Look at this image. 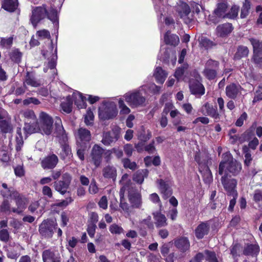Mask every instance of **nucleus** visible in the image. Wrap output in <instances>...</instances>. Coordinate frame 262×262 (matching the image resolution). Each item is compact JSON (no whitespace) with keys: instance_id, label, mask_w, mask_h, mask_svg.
I'll list each match as a JSON object with an SVG mask.
<instances>
[{"instance_id":"a211bd4d","label":"nucleus","mask_w":262,"mask_h":262,"mask_svg":"<svg viewBox=\"0 0 262 262\" xmlns=\"http://www.w3.org/2000/svg\"><path fill=\"white\" fill-rule=\"evenodd\" d=\"M13 200L15 201L17 207L12 208V212L18 214L21 213L27 206L26 199L18 192L16 195V198H13Z\"/></svg>"},{"instance_id":"774afa93","label":"nucleus","mask_w":262,"mask_h":262,"mask_svg":"<svg viewBox=\"0 0 262 262\" xmlns=\"http://www.w3.org/2000/svg\"><path fill=\"white\" fill-rule=\"evenodd\" d=\"M205 259V251L204 253H198L190 262H203V260Z\"/></svg>"},{"instance_id":"f704fd0d","label":"nucleus","mask_w":262,"mask_h":262,"mask_svg":"<svg viewBox=\"0 0 262 262\" xmlns=\"http://www.w3.org/2000/svg\"><path fill=\"white\" fill-rule=\"evenodd\" d=\"M259 252V247L256 244L247 245L243 250L245 255L256 256Z\"/></svg>"},{"instance_id":"c85d7f7f","label":"nucleus","mask_w":262,"mask_h":262,"mask_svg":"<svg viewBox=\"0 0 262 262\" xmlns=\"http://www.w3.org/2000/svg\"><path fill=\"white\" fill-rule=\"evenodd\" d=\"M157 183L159 185V188L162 194V197L164 199L169 198L172 194V191L170 187L162 179L157 180Z\"/></svg>"},{"instance_id":"72a5a7b5","label":"nucleus","mask_w":262,"mask_h":262,"mask_svg":"<svg viewBox=\"0 0 262 262\" xmlns=\"http://www.w3.org/2000/svg\"><path fill=\"white\" fill-rule=\"evenodd\" d=\"M164 41L167 45L176 46L179 42V38L177 35L168 31L164 36Z\"/></svg>"},{"instance_id":"f8f14e48","label":"nucleus","mask_w":262,"mask_h":262,"mask_svg":"<svg viewBox=\"0 0 262 262\" xmlns=\"http://www.w3.org/2000/svg\"><path fill=\"white\" fill-rule=\"evenodd\" d=\"M47 15V10L45 6L35 7L32 11V15L30 18L31 23L35 27L38 23L43 19Z\"/></svg>"},{"instance_id":"412c9836","label":"nucleus","mask_w":262,"mask_h":262,"mask_svg":"<svg viewBox=\"0 0 262 262\" xmlns=\"http://www.w3.org/2000/svg\"><path fill=\"white\" fill-rule=\"evenodd\" d=\"M2 8L5 11L12 13L15 12L18 8V0H2Z\"/></svg>"},{"instance_id":"5701e85b","label":"nucleus","mask_w":262,"mask_h":262,"mask_svg":"<svg viewBox=\"0 0 262 262\" xmlns=\"http://www.w3.org/2000/svg\"><path fill=\"white\" fill-rule=\"evenodd\" d=\"M154 219V224L157 228H161L167 225L165 215L160 211L154 212L152 213Z\"/></svg>"},{"instance_id":"c756f323","label":"nucleus","mask_w":262,"mask_h":262,"mask_svg":"<svg viewBox=\"0 0 262 262\" xmlns=\"http://www.w3.org/2000/svg\"><path fill=\"white\" fill-rule=\"evenodd\" d=\"M2 186L3 189L1 190V193L4 198L7 200L9 198L11 199L16 198V195L18 193L17 191L11 187L8 188L6 183H3Z\"/></svg>"},{"instance_id":"4be33fe9","label":"nucleus","mask_w":262,"mask_h":262,"mask_svg":"<svg viewBox=\"0 0 262 262\" xmlns=\"http://www.w3.org/2000/svg\"><path fill=\"white\" fill-rule=\"evenodd\" d=\"M58 161V157L54 154L47 156L41 161V166L44 169H52L54 168Z\"/></svg>"},{"instance_id":"338daca9","label":"nucleus","mask_w":262,"mask_h":262,"mask_svg":"<svg viewBox=\"0 0 262 262\" xmlns=\"http://www.w3.org/2000/svg\"><path fill=\"white\" fill-rule=\"evenodd\" d=\"M99 188L96 184V182L95 180H93L91 182L90 186L89 191L91 194H96L98 192Z\"/></svg>"},{"instance_id":"13d9d810","label":"nucleus","mask_w":262,"mask_h":262,"mask_svg":"<svg viewBox=\"0 0 262 262\" xmlns=\"http://www.w3.org/2000/svg\"><path fill=\"white\" fill-rule=\"evenodd\" d=\"M48 19L51 20L53 23H55L57 20V11L54 9H51L49 13H47Z\"/></svg>"},{"instance_id":"680f3d73","label":"nucleus","mask_w":262,"mask_h":262,"mask_svg":"<svg viewBox=\"0 0 262 262\" xmlns=\"http://www.w3.org/2000/svg\"><path fill=\"white\" fill-rule=\"evenodd\" d=\"M94 115L91 111H88L84 117V122L87 125H91L93 120Z\"/></svg>"},{"instance_id":"a878e982","label":"nucleus","mask_w":262,"mask_h":262,"mask_svg":"<svg viewBox=\"0 0 262 262\" xmlns=\"http://www.w3.org/2000/svg\"><path fill=\"white\" fill-rule=\"evenodd\" d=\"M23 247L17 243H14L10 245L8 250V256L11 259H16L20 254Z\"/></svg>"},{"instance_id":"2f4dec72","label":"nucleus","mask_w":262,"mask_h":262,"mask_svg":"<svg viewBox=\"0 0 262 262\" xmlns=\"http://www.w3.org/2000/svg\"><path fill=\"white\" fill-rule=\"evenodd\" d=\"M0 129L1 132L4 134L11 133L13 129L11 119L1 120Z\"/></svg>"},{"instance_id":"f03ea898","label":"nucleus","mask_w":262,"mask_h":262,"mask_svg":"<svg viewBox=\"0 0 262 262\" xmlns=\"http://www.w3.org/2000/svg\"><path fill=\"white\" fill-rule=\"evenodd\" d=\"M238 11L239 7L236 5L233 6L229 10L226 3H218L213 11L211 20L213 23L217 24L221 19H234L237 16Z\"/></svg>"},{"instance_id":"6e6d98bb","label":"nucleus","mask_w":262,"mask_h":262,"mask_svg":"<svg viewBox=\"0 0 262 262\" xmlns=\"http://www.w3.org/2000/svg\"><path fill=\"white\" fill-rule=\"evenodd\" d=\"M10 236L7 229H3L0 230V241L7 243L9 241Z\"/></svg>"},{"instance_id":"0e129e2a","label":"nucleus","mask_w":262,"mask_h":262,"mask_svg":"<svg viewBox=\"0 0 262 262\" xmlns=\"http://www.w3.org/2000/svg\"><path fill=\"white\" fill-rule=\"evenodd\" d=\"M187 68V67L186 66L183 65V66L178 68L174 74L176 78L179 80L184 74V71Z\"/></svg>"},{"instance_id":"f257e3e1","label":"nucleus","mask_w":262,"mask_h":262,"mask_svg":"<svg viewBox=\"0 0 262 262\" xmlns=\"http://www.w3.org/2000/svg\"><path fill=\"white\" fill-rule=\"evenodd\" d=\"M120 182L123 186L120 191V195H124L125 190H127L128 199L132 206L134 208H140L142 205L141 195L135 188L134 184L129 179L128 175L126 173L123 174Z\"/></svg>"},{"instance_id":"423d86ee","label":"nucleus","mask_w":262,"mask_h":262,"mask_svg":"<svg viewBox=\"0 0 262 262\" xmlns=\"http://www.w3.org/2000/svg\"><path fill=\"white\" fill-rule=\"evenodd\" d=\"M57 228L56 222L53 220L43 221L39 225V232L45 238H51Z\"/></svg>"},{"instance_id":"dca6fc26","label":"nucleus","mask_w":262,"mask_h":262,"mask_svg":"<svg viewBox=\"0 0 262 262\" xmlns=\"http://www.w3.org/2000/svg\"><path fill=\"white\" fill-rule=\"evenodd\" d=\"M104 151V150L97 144H95L92 148L91 154L92 162L96 167H98L101 163Z\"/></svg>"},{"instance_id":"ea45409f","label":"nucleus","mask_w":262,"mask_h":262,"mask_svg":"<svg viewBox=\"0 0 262 262\" xmlns=\"http://www.w3.org/2000/svg\"><path fill=\"white\" fill-rule=\"evenodd\" d=\"M202 173L203 180L206 184L210 183L213 180L212 173L207 166H205L203 170L201 171Z\"/></svg>"},{"instance_id":"cd10ccee","label":"nucleus","mask_w":262,"mask_h":262,"mask_svg":"<svg viewBox=\"0 0 262 262\" xmlns=\"http://www.w3.org/2000/svg\"><path fill=\"white\" fill-rule=\"evenodd\" d=\"M102 175L105 179H112L114 181L117 177V170L113 166L108 165L104 167L102 171Z\"/></svg>"},{"instance_id":"79ce46f5","label":"nucleus","mask_w":262,"mask_h":262,"mask_svg":"<svg viewBox=\"0 0 262 262\" xmlns=\"http://www.w3.org/2000/svg\"><path fill=\"white\" fill-rule=\"evenodd\" d=\"M73 102L70 96L67 97L66 101L61 104L62 110L66 113H70L72 111Z\"/></svg>"},{"instance_id":"a19ab883","label":"nucleus","mask_w":262,"mask_h":262,"mask_svg":"<svg viewBox=\"0 0 262 262\" xmlns=\"http://www.w3.org/2000/svg\"><path fill=\"white\" fill-rule=\"evenodd\" d=\"M73 98L75 100V104L77 105L79 108H82L84 105L85 98L82 95V94L76 92L73 93Z\"/></svg>"},{"instance_id":"20e7f679","label":"nucleus","mask_w":262,"mask_h":262,"mask_svg":"<svg viewBox=\"0 0 262 262\" xmlns=\"http://www.w3.org/2000/svg\"><path fill=\"white\" fill-rule=\"evenodd\" d=\"M118 114L117 106L114 102H106L99 109V117L103 120L115 118Z\"/></svg>"},{"instance_id":"aec40b11","label":"nucleus","mask_w":262,"mask_h":262,"mask_svg":"<svg viewBox=\"0 0 262 262\" xmlns=\"http://www.w3.org/2000/svg\"><path fill=\"white\" fill-rule=\"evenodd\" d=\"M189 89L191 93L195 95L202 96L205 93V88L198 80L191 79L189 82Z\"/></svg>"},{"instance_id":"69168bd1","label":"nucleus","mask_w":262,"mask_h":262,"mask_svg":"<svg viewBox=\"0 0 262 262\" xmlns=\"http://www.w3.org/2000/svg\"><path fill=\"white\" fill-rule=\"evenodd\" d=\"M161 86L156 85L155 83H151L148 86V89L150 92L154 94H159L161 91Z\"/></svg>"},{"instance_id":"052dcab7","label":"nucleus","mask_w":262,"mask_h":262,"mask_svg":"<svg viewBox=\"0 0 262 262\" xmlns=\"http://www.w3.org/2000/svg\"><path fill=\"white\" fill-rule=\"evenodd\" d=\"M141 224L146 225L147 227L149 229H154V223L152 222L151 217L148 216L146 219L142 220L141 221Z\"/></svg>"},{"instance_id":"4468645a","label":"nucleus","mask_w":262,"mask_h":262,"mask_svg":"<svg viewBox=\"0 0 262 262\" xmlns=\"http://www.w3.org/2000/svg\"><path fill=\"white\" fill-rule=\"evenodd\" d=\"M120 137L119 129L115 128L108 132H104L102 135L101 142L105 146L110 145L116 142Z\"/></svg>"},{"instance_id":"1a4fd4ad","label":"nucleus","mask_w":262,"mask_h":262,"mask_svg":"<svg viewBox=\"0 0 262 262\" xmlns=\"http://www.w3.org/2000/svg\"><path fill=\"white\" fill-rule=\"evenodd\" d=\"M249 41L253 47V60L257 67L262 68V40L251 38Z\"/></svg>"},{"instance_id":"9b49d317","label":"nucleus","mask_w":262,"mask_h":262,"mask_svg":"<svg viewBox=\"0 0 262 262\" xmlns=\"http://www.w3.org/2000/svg\"><path fill=\"white\" fill-rule=\"evenodd\" d=\"M40 125L39 130L44 134L49 135L53 130V120L47 114L41 112L40 114Z\"/></svg>"},{"instance_id":"4c0bfd02","label":"nucleus","mask_w":262,"mask_h":262,"mask_svg":"<svg viewBox=\"0 0 262 262\" xmlns=\"http://www.w3.org/2000/svg\"><path fill=\"white\" fill-rule=\"evenodd\" d=\"M248 48L244 46H239L237 49V51L234 55V58L237 59L247 57L249 54Z\"/></svg>"},{"instance_id":"e2e57ef3","label":"nucleus","mask_w":262,"mask_h":262,"mask_svg":"<svg viewBox=\"0 0 262 262\" xmlns=\"http://www.w3.org/2000/svg\"><path fill=\"white\" fill-rule=\"evenodd\" d=\"M24 105H29L31 103H33L35 105H38L40 103V101L35 97H29L23 101Z\"/></svg>"},{"instance_id":"0eeeda50","label":"nucleus","mask_w":262,"mask_h":262,"mask_svg":"<svg viewBox=\"0 0 262 262\" xmlns=\"http://www.w3.org/2000/svg\"><path fill=\"white\" fill-rule=\"evenodd\" d=\"M20 114L27 119L24 129L29 134L36 132L35 126H36L37 119L33 111L26 110L20 112Z\"/></svg>"},{"instance_id":"c9c22d12","label":"nucleus","mask_w":262,"mask_h":262,"mask_svg":"<svg viewBox=\"0 0 262 262\" xmlns=\"http://www.w3.org/2000/svg\"><path fill=\"white\" fill-rule=\"evenodd\" d=\"M176 246L181 251L187 250L190 247L188 239L186 237H182L175 241Z\"/></svg>"},{"instance_id":"4d7b16f0","label":"nucleus","mask_w":262,"mask_h":262,"mask_svg":"<svg viewBox=\"0 0 262 262\" xmlns=\"http://www.w3.org/2000/svg\"><path fill=\"white\" fill-rule=\"evenodd\" d=\"M243 149L245 154V164L246 165L249 166L252 160L251 155L249 152V149L246 146H244Z\"/></svg>"},{"instance_id":"37998d69","label":"nucleus","mask_w":262,"mask_h":262,"mask_svg":"<svg viewBox=\"0 0 262 262\" xmlns=\"http://www.w3.org/2000/svg\"><path fill=\"white\" fill-rule=\"evenodd\" d=\"M61 158L66 159L67 158L69 159L71 156L72 152L71 148L69 145L64 144L61 146V151L60 152Z\"/></svg>"},{"instance_id":"603ef678","label":"nucleus","mask_w":262,"mask_h":262,"mask_svg":"<svg viewBox=\"0 0 262 262\" xmlns=\"http://www.w3.org/2000/svg\"><path fill=\"white\" fill-rule=\"evenodd\" d=\"M237 130L235 128L231 129L228 133L230 137V140L232 144L235 143L238 140H240V138L238 135L236 134Z\"/></svg>"},{"instance_id":"bf43d9fd","label":"nucleus","mask_w":262,"mask_h":262,"mask_svg":"<svg viewBox=\"0 0 262 262\" xmlns=\"http://www.w3.org/2000/svg\"><path fill=\"white\" fill-rule=\"evenodd\" d=\"M110 231L113 234H119L123 232V229L118 225L114 224L110 226Z\"/></svg>"},{"instance_id":"6e6552de","label":"nucleus","mask_w":262,"mask_h":262,"mask_svg":"<svg viewBox=\"0 0 262 262\" xmlns=\"http://www.w3.org/2000/svg\"><path fill=\"white\" fill-rule=\"evenodd\" d=\"M174 10L184 23L188 24L192 20V16H190L191 10L188 5L179 1L174 7Z\"/></svg>"},{"instance_id":"58836bf2","label":"nucleus","mask_w":262,"mask_h":262,"mask_svg":"<svg viewBox=\"0 0 262 262\" xmlns=\"http://www.w3.org/2000/svg\"><path fill=\"white\" fill-rule=\"evenodd\" d=\"M69 186V185L62 181H55L54 183L55 189L62 194H64L67 192Z\"/></svg>"},{"instance_id":"7ed1b4c3","label":"nucleus","mask_w":262,"mask_h":262,"mask_svg":"<svg viewBox=\"0 0 262 262\" xmlns=\"http://www.w3.org/2000/svg\"><path fill=\"white\" fill-rule=\"evenodd\" d=\"M223 160L220 162L219 167V174H227V171L233 176L237 175L242 169L241 164L233 159L231 154L226 152L223 155Z\"/></svg>"},{"instance_id":"de8ad7c7","label":"nucleus","mask_w":262,"mask_h":262,"mask_svg":"<svg viewBox=\"0 0 262 262\" xmlns=\"http://www.w3.org/2000/svg\"><path fill=\"white\" fill-rule=\"evenodd\" d=\"M13 43V37L2 38L0 41V46L3 48H10Z\"/></svg>"},{"instance_id":"5fc2aeb1","label":"nucleus","mask_w":262,"mask_h":262,"mask_svg":"<svg viewBox=\"0 0 262 262\" xmlns=\"http://www.w3.org/2000/svg\"><path fill=\"white\" fill-rule=\"evenodd\" d=\"M200 42V44L206 49L211 48L214 45L213 41L205 37H201Z\"/></svg>"},{"instance_id":"ddd939ff","label":"nucleus","mask_w":262,"mask_h":262,"mask_svg":"<svg viewBox=\"0 0 262 262\" xmlns=\"http://www.w3.org/2000/svg\"><path fill=\"white\" fill-rule=\"evenodd\" d=\"M219 66L218 61L212 59L208 60L203 72L204 75L209 80L214 79L216 76Z\"/></svg>"},{"instance_id":"864d4df0","label":"nucleus","mask_w":262,"mask_h":262,"mask_svg":"<svg viewBox=\"0 0 262 262\" xmlns=\"http://www.w3.org/2000/svg\"><path fill=\"white\" fill-rule=\"evenodd\" d=\"M21 56V53L17 49L13 50L10 55L11 59L16 63L20 61Z\"/></svg>"},{"instance_id":"7c9ffc66","label":"nucleus","mask_w":262,"mask_h":262,"mask_svg":"<svg viewBox=\"0 0 262 262\" xmlns=\"http://www.w3.org/2000/svg\"><path fill=\"white\" fill-rule=\"evenodd\" d=\"M148 174L147 169H139L133 174V180L137 183L141 184L144 182V179L147 177Z\"/></svg>"},{"instance_id":"2eb2a0df","label":"nucleus","mask_w":262,"mask_h":262,"mask_svg":"<svg viewBox=\"0 0 262 262\" xmlns=\"http://www.w3.org/2000/svg\"><path fill=\"white\" fill-rule=\"evenodd\" d=\"M243 90L238 83H231L226 86L225 93L229 98L235 100L242 94Z\"/></svg>"},{"instance_id":"49530a36","label":"nucleus","mask_w":262,"mask_h":262,"mask_svg":"<svg viewBox=\"0 0 262 262\" xmlns=\"http://www.w3.org/2000/svg\"><path fill=\"white\" fill-rule=\"evenodd\" d=\"M118 104L120 108V115H125L128 114L130 112V108L126 105L122 99H119Z\"/></svg>"},{"instance_id":"3c124183","label":"nucleus","mask_w":262,"mask_h":262,"mask_svg":"<svg viewBox=\"0 0 262 262\" xmlns=\"http://www.w3.org/2000/svg\"><path fill=\"white\" fill-rule=\"evenodd\" d=\"M205 259L209 262H219L216 254L214 252L205 251Z\"/></svg>"},{"instance_id":"393cba45","label":"nucleus","mask_w":262,"mask_h":262,"mask_svg":"<svg viewBox=\"0 0 262 262\" xmlns=\"http://www.w3.org/2000/svg\"><path fill=\"white\" fill-rule=\"evenodd\" d=\"M202 112L204 115L209 116L214 119H219L220 118L216 108L213 107L212 105L208 103H206L203 105Z\"/></svg>"},{"instance_id":"c03bdc74","label":"nucleus","mask_w":262,"mask_h":262,"mask_svg":"<svg viewBox=\"0 0 262 262\" xmlns=\"http://www.w3.org/2000/svg\"><path fill=\"white\" fill-rule=\"evenodd\" d=\"M0 210L8 215L12 212L11 205L8 200L5 199L3 201L0 207Z\"/></svg>"},{"instance_id":"8fccbe9b","label":"nucleus","mask_w":262,"mask_h":262,"mask_svg":"<svg viewBox=\"0 0 262 262\" xmlns=\"http://www.w3.org/2000/svg\"><path fill=\"white\" fill-rule=\"evenodd\" d=\"M123 166L125 168H129L131 170H135L137 168V164L135 162H131L128 158H124L122 160Z\"/></svg>"},{"instance_id":"bb28decb","label":"nucleus","mask_w":262,"mask_h":262,"mask_svg":"<svg viewBox=\"0 0 262 262\" xmlns=\"http://www.w3.org/2000/svg\"><path fill=\"white\" fill-rule=\"evenodd\" d=\"M233 28L231 24L225 23L219 25L216 29V33L218 36L224 37L230 34L232 31Z\"/></svg>"},{"instance_id":"09e8293b","label":"nucleus","mask_w":262,"mask_h":262,"mask_svg":"<svg viewBox=\"0 0 262 262\" xmlns=\"http://www.w3.org/2000/svg\"><path fill=\"white\" fill-rule=\"evenodd\" d=\"M57 58L56 56H53L50 59L47 63V64H45V67L43 68V71L46 73L47 72L48 69H50L51 70H53L55 68L56 62V60Z\"/></svg>"},{"instance_id":"473e14b6","label":"nucleus","mask_w":262,"mask_h":262,"mask_svg":"<svg viewBox=\"0 0 262 262\" xmlns=\"http://www.w3.org/2000/svg\"><path fill=\"white\" fill-rule=\"evenodd\" d=\"M154 76L157 83L163 84L167 76V73L161 67H157L155 70Z\"/></svg>"},{"instance_id":"f3484780","label":"nucleus","mask_w":262,"mask_h":262,"mask_svg":"<svg viewBox=\"0 0 262 262\" xmlns=\"http://www.w3.org/2000/svg\"><path fill=\"white\" fill-rule=\"evenodd\" d=\"M42 257L43 262H60L61 260L59 253L51 249L44 250Z\"/></svg>"},{"instance_id":"a18cd8bd","label":"nucleus","mask_w":262,"mask_h":262,"mask_svg":"<svg viewBox=\"0 0 262 262\" xmlns=\"http://www.w3.org/2000/svg\"><path fill=\"white\" fill-rule=\"evenodd\" d=\"M250 8V3L249 0H245L241 10V17L245 18L249 13Z\"/></svg>"},{"instance_id":"e433bc0d","label":"nucleus","mask_w":262,"mask_h":262,"mask_svg":"<svg viewBox=\"0 0 262 262\" xmlns=\"http://www.w3.org/2000/svg\"><path fill=\"white\" fill-rule=\"evenodd\" d=\"M24 84V85L27 84L33 87H38L40 85L39 82L36 79L33 74L29 73H27Z\"/></svg>"},{"instance_id":"9d476101","label":"nucleus","mask_w":262,"mask_h":262,"mask_svg":"<svg viewBox=\"0 0 262 262\" xmlns=\"http://www.w3.org/2000/svg\"><path fill=\"white\" fill-rule=\"evenodd\" d=\"M221 182L224 189L228 195H235L237 193L236 187L237 181L236 179L231 178L228 174L222 175Z\"/></svg>"},{"instance_id":"6ab92c4d","label":"nucleus","mask_w":262,"mask_h":262,"mask_svg":"<svg viewBox=\"0 0 262 262\" xmlns=\"http://www.w3.org/2000/svg\"><path fill=\"white\" fill-rule=\"evenodd\" d=\"M210 226L209 222H201L194 230L195 235L198 239H202L209 232Z\"/></svg>"},{"instance_id":"39448f33","label":"nucleus","mask_w":262,"mask_h":262,"mask_svg":"<svg viewBox=\"0 0 262 262\" xmlns=\"http://www.w3.org/2000/svg\"><path fill=\"white\" fill-rule=\"evenodd\" d=\"M124 98L132 107L142 106L145 101V98L139 91L127 93L124 95Z\"/></svg>"},{"instance_id":"b1692460","label":"nucleus","mask_w":262,"mask_h":262,"mask_svg":"<svg viewBox=\"0 0 262 262\" xmlns=\"http://www.w3.org/2000/svg\"><path fill=\"white\" fill-rule=\"evenodd\" d=\"M77 143L78 144H82V142H89L91 139V135L90 132L83 128H80L77 134Z\"/></svg>"}]
</instances>
